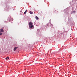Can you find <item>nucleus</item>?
I'll return each mask as SVG.
<instances>
[{"label":"nucleus","instance_id":"f8f14e48","mask_svg":"<svg viewBox=\"0 0 77 77\" xmlns=\"http://www.w3.org/2000/svg\"><path fill=\"white\" fill-rule=\"evenodd\" d=\"M2 35V33L1 32H0V35Z\"/></svg>","mask_w":77,"mask_h":77},{"label":"nucleus","instance_id":"6e6552de","mask_svg":"<svg viewBox=\"0 0 77 77\" xmlns=\"http://www.w3.org/2000/svg\"><path fill=\"white\" fill-rule=\"evenodd\" d=\"M9 59V57H7L5 59L6 60H8V59Z\"/></svg>","mask_w":77,"mask_h":77},{"label":"nucleus","instance_id":"ddd939ff","mask_svg":"<svg viewBox=\"0 0 77 77\" xmlns=\"http://www.w3.org/2000/svg\"><path fill=\"white\" fill-rule=\"evenodd\" d=\"M71 14H73V13L72 12H71Z\"/></svg>","mask_w":77,"mask_h":77},{"label":"nucleus","instance_id":"9d476101","mask_svg":"<svg viewBox=\"0 0 77 77\" xmlns=\"http://www.w3.org/2000/svg\"><path fill=\"white\" fill-rule=\"evenodd\" d=\"M73 14H75V11H72Z\"/></svg>","mask_w":77,"mask_h":77},{"label":"nucleus","instance_id":"4468645a","mask_svg":"<svg viewBox=\"0 0 77 77\" xmlns=\"http://www.w3.org/2000/svg\"><path fill=\"white\" fill-rule=\"evenodd\" d=\"M7 8H9V6H7Z\"/></svg>","mask_w":77,"mask_h":77},{"label":"nucleus","instance_id":"1a4fd4ad","mask_svg":"<svg viewBox=\"0 0 77 77\" xmlns=\"http://www.w3.org/2000/svg\"><path fill=\"white\" fill-rule=\"evenodd\" d=\"M30 14H33V12H32L31 11H30Z\"/></svg>","mask_w":77,"mask_h":77},{"label":"nucleus","instance_id":"39448f33","mask_svg":"<svg viewBox=\"0 0 77 77\" xmlns=\"http://www.w3.org/2000/svg\"><path fill=\"white\" fill-rule=\"evenodd\" d=\"M51 24L50 23H49L47 24V26L48 27V26H49V25H51Z\"/></svg>","mask_w":77,"mask_h":77},{"label":"nucleus","instance_id":"0eeeda50","mask_svg":"<svg viewBox=\"0 0 77 77\" xmlns=\"http://www.w3.org/2000/svg\"><path fill=\"white\" fill-rule=\"evenodd\" d=\"M27 10H26V11L24 12V14H26V13H27Z\"/></svg>","mask_w":77,"mask_h":77},{"label":"nucleus","instance_id":"9b49d317","mask_svg":"<svg viewBox=\"0 0 77 77\" xmlns=\"http://www.w3.org/2000/svg\"><path fill=\"white\" fill-rule=\"evenodd\" d=\"M10 21H13V19L11 18L10 19Z\"/></svg>","mask_w":77,"mask_h":77},{"label":"nucleus","instance_id":"20e7f679","mask_svg":"<svg viewBox=\"0 0 77 77\" xmlns=\"http://www.w3.org/2000/svg\"><path fill=\"white\" fill-rule=\"evenodd\" d=\"M33 27H34L33 25H31V26H30L29 28H30V29H32V28H33Z\"/></svg>","mask_w":77,"mask_h":77},{"label":"nucleus","instance_id":"f257e3e1","mask_svg":"<svg viewBox=\"0 0 77 77\" xmlns=\"http://www.w3.org/2000/svg\"><path fill=\"white\" fill-rule=\"evenodd\" d=\"M29 27H30V26H32L33 25V23L31 22H30L29 24Z\"/></svg>","mask_w":77,"mask_h":77},{"label":"nucleus","instance_id":"f03ea898","mask_svg":"<svg viewBox=\"0 0 77 77\" xmlns=\"http://www.w3.org/2000/svg\"><path fill=\"white\" fill-rule=\"evenodd\" d=\"M0 32H4V30L3 29H0Z\"/></svg>","mask_w":77,"mask_h":77},{"label":"nucleus","instance_id":"7ed1b4c3","mask_svg":"<svg viewBox=\"0 0 77 77\" xmlns=\"http://www.w3.org/2000/svg\"><path fill=\"white\" fill-rule=\"evenodd\" d=\"M17 48H18V47H15L14 48V51H15L16 50V49H17Z\"/></svg>","mask_w":77,"mask_h":77},{"label":"nucleus","instance_id":"423d86ee","mask_svg":"<svg viewBox=\"0 0 77 77\" xmlns=\"http://www.w3.org/2000/svg\"><path fill=\"white\" fill-rule=\"evenodd\" d=\"M35 19H36V20H38V19H39V18L37 16H36Z\"/></svg>","mask_w":77,"mask_h":77}]
</instances>
